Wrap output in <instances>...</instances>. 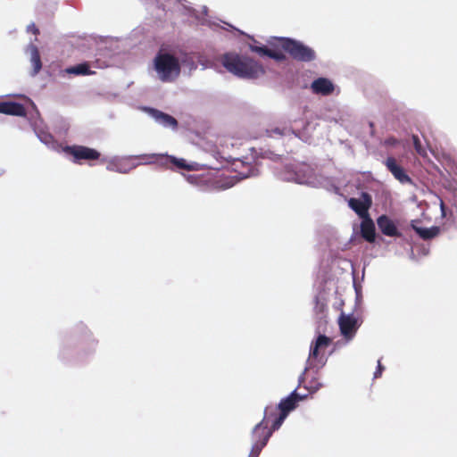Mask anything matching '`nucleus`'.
Here are the masks:
<instances>
[{"label":"nucleus","instance_id":"obj_25","mask_svg":"<svg viewBox=\"0 0 457 457\" xmlns=\"http://www.w3.org/2000/svg\"><path fill=\"white\" fill-rule=\"evenodd\" d=\"M282 179L283 180H287V181H295L296 183H299V184H302L303 183V180L301 179L298 175L296 173H285L283 176H282Z\"/></svg>","mask_w":457,"mask_h":457},{"label":"nucleus","instance_id":"obj_16","mask_svg":"<svg viewBox=\"0 0 457 457\" xmlns=\"http://www.w3.org/2000/svg\"><path fill=\"white\" fill-rule=\"evenodd\" d=\"M361 235L369 243H374L376 239V228L370 217L362 219L361 222Z\"/></svg>","mask_w":457,"mask_h":457},{"label":"nucleus","instance_id":"obj_4","mask_svg":"<svg viewBox=\"0 0 457 457\" xmlns=\"http://www.w3.org/2000/svg\"><path fill=\"white\" fill-rule=\"evenodd\" d=\"M331 343V338L324 335H319L316 340L312 343L307 360V366L304 369V374H306L311 369L319 370L325 365L327 361L325 351Z\"/></svg>","mask_w":457,"mask_h":457},{"label":"nucleus","instance_id":"obj_26","mask_svg":"<svg viewBox=\"0 0 457 457\" xmlns=\"http://www.w3.org/2000/svg\"><path fill=\"white\" fill-rule=\"evenodd\" d=\"M439 205L441 210V216L443 218H448L452 216V212L445 206L443 199L439 198Z\"/></svg>","mask_w":457,"mask_h":457},{"label":"nucleus","instance_id":"obj_21","mask_svg":"<svg viewBox=\"0 0 457 457\" xmlns=\"http://www.w3.org/2000/svg\"><path fill=\"white\" fill-rule=\"evenodd\" d=\"M412 141L415 151L421 156H425L427 154L426 149L422 146L421 142L417 135H412Z\"/></svg>","mask_w":457,"mask_h":457},{"label":"nucleus","instance_id":"obj_29","mask_svg":"<svg viewBox=\"0 0 457 457\" xmlns=\"http://www.w3.org/2000/svg\"><path fill=\"white\" fill-rule=\"evenodd\" d=\"M27 31L28 32H31L33 33L34 35H38L39 34V29H37V27L35 25V23H31L29 24L28 27H27Z\"/></svg>","mask_w":457,"mask_h":457},{"label":"nucleus","instance_id":"obj_19","mask_svg":"<svg viewBox=\"0 0 457 457\" xmlns=\"http://www.w3.org/2000/svg\"><path fill=\"white\" fill-rule=\"evenodd\" d=\"M279 410L278 406H267L264 410V417L261 422H264V425L269 427V424H273L275 418L278 416Z\"/></svg>","mask_w":457,"mask_h":457},{"label":"nucleus","instance_id":"obj_15","mask_svg":"<svg viewBox=\"0 0 457 457\" xmlns=\"http://www.w3.org/2000/svg\"><path fill=\"white\" fill-rule=\"evenodd\" d=\"M149 112L152 117L162 126L172 129H176L178 127L177 120L171 115L162 112L157 109H150Z\"/></svg>","mask_w":457,"mask_h":457},{"label":"nucleus","instance_id":"obj_30","mask_svg":"<svg viewBox=\"0 0 457 457\" xmlns=\"http://www.w3.org/2000/svg\"><path fill=\"white\" fill-rule=\"evenodd\" d=\"M260 454H257V453H254L253 452H250L249 453V456L248 457H259Z\"/></svg>","mask_w":457,"mask_h":457},{"label":"nucleus","instance_id":"obj_28","mask_svg":"<svg viewBox=\"0 0 457 457\" xmlns=\"http://www.w3.org/2000/svg\"><path fill=\"white\" fill-rule=\"evenodd\" d=\"M384 370V366L381 364L380 360L378 361V368L377 370L374 373V378H378L381 376L382 372Z\"/></svg>","mask_w":457,"mask_h":457},{"label":"nucleus","instance_id":"obj_17","mask_svg":"<svg viewBox=\"0 0 457 457\" xmlns=\"http://www.w3.org/2000/svg\"><path fill=\"white\" fill-rule=\"evenodd\" d=\"M65 72L75 76H85L95 73L90 70V66L87 62H82L75 66L68 67L65 69Z\"/></svg>","mask_w":457,"mask_h":457},{"label":"nucleus","instance_id":"obj_1","mask_svg":"<svg viewBox=\"0 0 457 457\" xmlns=\"http://www.w3.org/2000/svg\"><path fill=\"white\" fill-rule=\"evenodd\" d=\"M220 62L228 72L242 79H257L265 73L263 66L258 61L235 52L222 54Z\"/></svg>","mask_w":457,"mask_h":457},{"label":"nucleus","instance_id":"obj_8","mask_svg":"<svg viewBox=\"0 0 457 457\" xmlns=\"http://www.w3.org/2000/svg\"><path fill=\"white\" fill-rule=\"evenodd\" d=\"M348 206L361 218L370 217L369 210L372 206V197L367 192H361L360 198L352 197L348 200Z\"/></svg>","mask_w":457,"mask_h":457},{"label":"nucleus","instance_id":"obj_11","mask_svg":"<svg viewBox=\"0 0 457 457\" xmlns=\"http://www.w3.org/2000/svg\"><path fill=\"white\" fill-rule=\"evenodd\" d=\"M377 224L379 230L387 237H401L402 234L399 232L395 222L386 214L380 215L377 219Z\"/></svg>","mask_w":457,"mask_h":457},{"label":"nucleus","instance_id":"obj_7","mask_svg":"<svg viewBox=\"0 0 457 457\" xmlns=\"http://www.w3.org/2000/svg\"><path fill=\"white\" fill-rule=\"evenodd\" d=\"M63 151L73 157L74 162L97 160L101 155L97 150L84 145H67Z\"/></svg>","mask_w":457,"mask_h":457},{"label":"nucleus","instance_id":"obj_2","mask_svg":"<svg viewBox=\"0 0 457 457\" xmlns=\"http://www.w3.org/2000/svg\"><path fill=\"white\" fill-rule=\"evenodd\" d=\"M154 70L162 82H172L180 74L179 59L168 53H158L154 58Z\"/></svg>","mask_w":457,"mask_h":457},{"label":"nucleus","instance_id":"obj_23","mask_svg":"<svg viewBox=\"0 0 457 457\" xmlns=\"http://www.w3.org/2000/svg\"><path fill=\"white\" fill-rule=\"evenodd\" d=\"M305 387L310 393H315L321 387V384L317 379H313L309 381Z\"/></svg>","mask_w":457,"mask_h":457},{"label":"nucleus","instance_id":"obj_12","mask_svg":"<svg viewBox=\"0 0 457 457\" xmlns=\"http://www.w3.org/2000/svg\"><path fill=\"white\" fill-rule=\"evenodd\" d=\"M311 88L313 93L322 96H329L334 92V84L326 78H319L312 81Z\"/></svg>","mask_w":457,"mask_h":457},{"label":"nucleus","instance_id":"obj_27","mask_svg":"<svg viewBox=\"0 0 457 457\" xmlns=\"http://www.w3.org/2000/svg\"><path fill=\"white\" fill-rule=\"evenodd\" d=\"M399 144V140L394 137H389L385 139L384 145L386 146H395Z\"/></svg>","mask_w":457,"mask_h":457},{"label":"nucleus","instance_id":"obj_18","mask_svg":"<svg viewBox=\"0 0 457 457\" xmlns=\"http://www.w3.org/2000/svg\"><path fill=\"white\" fill-rule=\"evenodd\" d=\"M415 232L425 240L431 239L435 237H436L439 234V228L438 227H431V228H421L417 226H412Z\"/></svg>","mask_w":457,"mask_h":457},{"label":"nucleus","instance_id":"obj_22","mask_svg":"<svg viewBox=\"0 0 457 457\" xmlns=\"http://www.w3.org/2000/svg\"><path fill=\"white\" fill-rule=\"evenodd\" d=\"M269 57L271 59H274L278 62H283L287 59V57L283 52L278 51V50H273V49H270Z\"/></svg>","mask_w":457,"mask_h":457},{"label":"nucleus","instance_id":"obj_14","mask_svg":"<svg viewBox=\"0 0 457 457\" xmlns=\"http://www.w3.org/2000/svg\"><path fill=\"white\" fill-rule=\"evenodd\" d=\"M152 157L155 158L157 161H160L162 164L169 166V165H174L178 169L186 170H192L193 166L190 164H187L185 159H178L173 156L169 155H157L154 154Z\"/></svg>","mask_w":457,"mask_h":457},{"label":"nucleus","instance_id":"obj_6","mask_svg":"<svg viewBox=\"0 0 457 457\" xmlns=\"http://www.w3.org/2000/svg\"><path fill=\"white\" fill-rule=\"evenodd\" d=\"M275 430L272 426L270 428L264 425V422H259L255 425L252 431L253 445L251 452L260 454Z\"/></svg>","mask_w":457,"mask_h":457},{"label":"nucleus","instance_id":"obj_24","mask_svg":"<svg viewBox=\"0 0 457 457\" xmlns=\"http://www.w3.org/2000/svg\"><path fill=\"white\" fill-rule=\"evenodd\" d=\"M250 49L254 53H257L261 55H266L268 57L270 52V48H268L267 46H250Z\"/></svg>","mask_w":457,"mask_h":457},{"label":"nucleus","instance_id":"obj_9","mask_svg":"<svg viewBox=\"0 0 457 457\" xmlns=\"http://www.w3.org/2000/svg\"><path fill=\"white\" fill-rule=\"evenodd\" d=\"M338 325L341 334L346 340H352L360 327L358 320L355 317L345 313L339 316Z\"/></svg>","mask_w":457,"mask_h":457},{"label":"nucleus","instance_id":"obj_13","mask_svg":"<svg viewBox=\"0 0 457 457\" xmlns=\"http://www.w3.org/2000/svg\"><path fill=\"white\" fill-rule=\"evenodd\" d=\"M0 113L25 117L27 112L22 104L16 102H0Z\"/></svg>","mask_w":457,"mask_h":457},{"label":"nucleus","instance_id":"obj_3","mask_svg":"<svg viewBox=\"0 0 457 457\" xmlns=\"http://www.w3.org/2000/svg\"><path fill=\"white\" fill-rule=\"evenodd\" d=\"M278 46L297 62H309L316 59V52L301 41L280 37L278 39Z\"/></svg>","mask_w":457,"mask_h":457},{"label":"nucleus","instance_id":"obj_10","mask_svg":"<svg viewBox=\"0 0 457 457\" xmlns=\"http://www.w3.org/2000/svg\"><path fill=\"white\" fill-rule=\"evenodd\" d=\"M385 165L398 181L403 184L411 183V179L408 176L404 169L397 164L394 157L386 158Z\"/></svg>","mask_w":457,"mask_h":457},{"label":"nucleus","instance_id":"obj_5","mask_svg":"<svg viewBox=\"0 0 457 457\" xmlns=\"http://www.w3.org/2000/svg\"><path fill=\"white\" fill-rule=\"evenodd\" d=\"M302 399L303 397L300 396L295 390L287 398L280 401V403L277 405L279 410V413L273 421V429H278L281 427L289 412L296 408L297 403Z\"/></svg>","mask_w":457,"mask_h":457},{"label":"nucleus","instance_id":"obj_20","mask_svg":"<svg viewBox=\"0 0 457 457\" xmlns=\"http://www.w3.org/2000/svg\"><path fill=\"white\" fill-rule=\"evenodd\" d=\"M31 62H32L33 68H34L33 75H36L37 73L39 72V71L41 70V67H42L40 56H39V54L37 49H35V51L32 54Z\"/></svg>","mask_w":457,"mask_h":457}]
</instances>
